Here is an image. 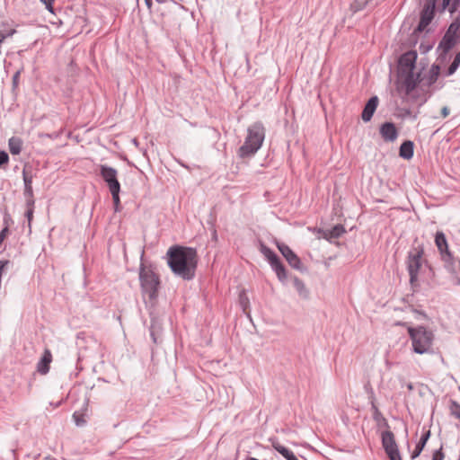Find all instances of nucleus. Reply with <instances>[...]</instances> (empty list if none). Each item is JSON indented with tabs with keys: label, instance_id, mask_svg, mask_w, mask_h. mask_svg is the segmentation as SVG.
<instances>
[{
	"label": "nucleus",
	"instance_id": "39448f33",
	"mask_svg": "<svg viewBox=\"0 0 460 460\" xmlns=\"http://www.w3.org/2000/svg\"><path fill=\"white\" fill-rule=\"evenodd\" d=\"M265 137V128L261 122H255L248 128V134L243 146L239 147L241 157L253 155L261 146Z\"/></svg>",
	"mask_w": 460,
	"mask_h": 460
},
{
	"label": "nucleus",
	"instance_id": "cd10ccee",
	"mask_svg": "<svg viewBox=\"0 0 460 460\" xmlns=\"http://www.w3.org/2000/svg\"><path fill=\"white\" fill-rule=\"evenodd\" d=\"M451 414L457 420H460V404L455 401H452L450 405Z\"/></svg>",
	"mask_w": 460,
	"mask_h": 460
},
{
	"label": "nucleus",
	"instance_id": "423d86ee",
	"mask_svg": "<svg viewBox=\"0 0 460 460\" xmlns=\"http://www.w3.org/2000/svg\"><path fill=\"white\" fill-rule=\"evenodd\" d=\"M434 242L447 270L450 273H456L460 270V260L455 257L450 251L447 238L442 231H437L434 236Z\"/></svg>",
	"mask_w": 460,
	"mask_h": 460
},
{
	"label": "nucleus",
	"instance_id": "2f4dec72",
	"mask_svg": "<svg viewBox=\"0 0 460 460\" xmlns=\"http://www.w3.org/2000/svg\"><path fill=\"white\" fill-rule=\"evenodd\" d=\"M24 197L26 199L27 208L34 209L35 200H34L33 193L31 194V196H24Z\"/></svg>",
	"mask_w": 460,
	"mask_h": 460
},
{
	"label": "nucleus",
	"instance_id": "c756f323",
	"mask_svg": "<svg viewBox=\"0 0 460 460\" xmlns=\"http://www.w3.org/2000/svg\"><path fill=\"white\" fill-rule=\"evenodd\" d=\"M239 301H240V305L243 310V312L245 313L246 312V309L249 305V299L246 296V294L244 292H242L239 296Z\"/></svg>",
	"mask_w": 460,
	"mask_h": 460
},
{
	"label": "nucleus",
	"instance_id": "a878e982",
	"mask_svg": "<svg viewBox=\"0 0 460 460\" xmlns=\"http://www.w3.org/2000/svg\"><path fill=\"white\" fill-rule=\"evenodd\" d=\"M372 0H354L351 4V9L354 12L363 10Z\"/></svg>",
	"mask_w": 460,
	"mask_h": 460
},
{
	"label": "nucleus",
	"instance_id": "6ab92c4d",
	"mask_svg": "<svg viewBox=\"0 0 460 460\" xmlns=\"http://www.w3.org/2000/svg\"><path fill=\"white\" fill-rule=\"evenodd\" d=\"M414 145L411 140L403 141L399 148L400 157L409 160L413 156Z\"/></svg>",
	"mask_w": 460,
	"mask_h": 460
},
{
	"label": "nucleus",
	"instance_id": "9d476101",
	"mask_svg": "<svg viewBox=\"0 0 460 460\" xmlns=\"http://www.w3.org/2000/svg\"><path fill=\"white\" fill-rule=\"evenodd\" d=\"M100 175L109 188L110 191L120 190V183L118 180V171L107 164L100 165Z\"/></svg>",
	"mask_w": 460,
	"mask_h": 460
},
{
	"label": "nucleus",
	"instance_id": "72a5a7b5",
	"mask_svg": "<svg viewBox=\"0 0 460 460\" xmlns=\"http://www.w3.org/2000/svg\"><path fill=\"white\" fill-rule=\"evenodd\" d=\"M45 5H46V8L50 12V13H54L53 12V3L55 0H40Z\"/></svg>",
	"mask_w": 460,
	"mask_h": 460
},
{
	"label": "nucleus",
	"instance_id": "b1692460",
	"mask_svg": "<svg viewBox=\"0 0 460 460\" xmlns=\"http://www.w3.org/2000/svg\"><path fill=\"white\" fill-rule=\"evenodd\" d=\"M292 279H293L294 288L298 292V294L302 297H306L307 295H308V291H307L304 282L299 278H297L296 276H294L292 278Z\"/></svg>",
	"mask_w": 460,
	"mask_h": 460
},
{
	"label": "nucleus",
	"instance_id": "4468645a",
	"mask_svg": "<svg viewBox=\"0 0 460 460\" xmlns=\"http://www.w3.org/2000/svg\"><path fill=\"white\" fill-rule=\"evenodd\" d=\"M379 103V99L376 95H374L369 98V100L365 104L362 113L361 119L364 122H368L371 120L377 106Z\"/></svg>",
	"mask_w": 460,
	"mask_h": 460
},
{
	"label": "nucleus",
	"instance_id": "6e6552de",
	"mask_svg": "<svg viewBox=\"0 0 460 460\" xmlns=\"http://www.w3.org/2000/svg\"><path fill=\"white\" fill-rule=\"evenodd\" d=\"M259 250L270 263L278 279L285 283L288 279V271L278 254L262 242H260Z\"/></svg>",
	"mask_w": 460,
	"mask_h": 460
},
{
	"label": "nucleus",
	"instance_id": "79ce46f5",
	"mask_svg": "<svg viewBox=\"0 0 460 460\" xmlns=\"http://www.w3.org/2000/svg\"><path fill=\"white\" fill-rule=\"evenodd\" d=\"M146 7L151 10L153 6V0H145Z\"/></svg>",
	"mask_w": 460,
	"mask_h": 460
},
{
	"label": "nucleus",
	"instance_id": "aec40b11",
	"mask_svg": "<svg viewBox=\"0 0 460 460\" xmlns=\"http://www.w3.org/2000/svg\"><path fill=\"white\" fill-rule=\"evenodd\" d=\"M419 88H394V93H393V95H398L402 97V100L412 98L416 95L417 90Z\"/></svg>",
	"mask_w": 460,
	"mask_h": 460
},
{
	"label": "nucleus",
	"instance_id": "2eb2a0df",
	"mask_svg": "<svg viewBox=\"0 0 460 460\" xmlns=\"http://www.w3.org/2000/svg\"><path fill=\"white\" fill-rule=\"evenodd\" d=\"M150 336L155 344H159L162 341V324L156 318H151V325L149 327Z\"/></svg>",
	"mask_w": 460,
	"mask_h": 460
},
{
	"label": "nucleus",
	"instance_id": "a211bd4d",
	"mask_svg": "<svg viewBox=\"0 0 460 460\" xmlns=\"http://www.w3.org/2000/svg\"><path fill=\"white\" fill-rule=\"evenodd\" d=\"M346 232L344 226L341 224H337L332 226L331 229H326L323 231V237L328 241L332 239H337L341 237Z\"/></svg>",
	"mask_w": 460,
	"mask_h": 460
},
{
	"label": "nucleus",
	"instance_id": "20e7f679",
	"mask_svg": "<svg viewBox=\"0 0 460 460\" xmlns=\"http://www.w3.org/2000/svg\"><path fill=\"white\" fill-rule=\"evenodd\" d=\"M139 281L144 298H148V303L154 305L158 297L160 288V278L151 266L141 263L139 267Z\"/></svg>",
	"mask_w": 460,
	"mask_h": 460
},
{
	"label": "nucleus",
	"instance_id": "c9c22d12",
	"mask_svg": "<svg viewBox=\"0 0 460 460\" xmlns=\"http://www.w3.org/2000/svg\"><path fill=\"white\" fill-rule=\"evenodd\" d=\"M430 49H431V45H430V44H424V43H420V49L423 53L428 52Z\"/></svg>",
	"mask_w": 460,
	"mask_h": 460
},
{
	"label": "nucleus",
	"instance_id": "f257e3e1",
	"mask_svg": "<svg viewBox=\"0 0 460 460\" xmlns=\"http://www.w3.org/2000/svg\"><path fill=\"white\" fill-rule=\"evenodd\" d=\"M417 52L409 50L398 58L396 86H418L424 82L423 86H431V67L423 66L417 72Z\"/></svg>",
	"mask_w": 460,
	"mask_h": 460
},
{
	"label": "nucleus",
	"instance_id": "7ed1b4c3",
	"mask_svg": "<svg viewBox=\"0 0 460 460\" xmlns=\"http://www.w3.org/2000/svg\"><path fill=\"white\" fill-rule=\"evenodd\" d=\"M455 43L456 40L452 35H445L442 39L438 48V51L439 52L438 64L433 66V77L441 74L445 75H451L458 68L460 65V52H457L455 55L453 61L449 64L452 58V55L449 51L454 47ZM434 82L435 78H433V83Z\"/></svg>",
	"mask_w": 460,
	"mask_h": 460
},
{
	"label": "nucleus",
	"instance_id": "4c0bfd02",
	"mask_svg": "<svg viewBox=\"0 0 460 460\" xmlns=\"http://www.w3.org/2000/svg\"><path fill=\"white\" fill-rule=\"evenodd\" d=\"M450 113V110L448 109V107L447 106H444L442 109H441V111H440V114H441V117L442 118H446L449 115Z\"/></svg>",
	"mask_w": 460,
	"mask_h": 460
},
{
	"label": "nucleus",
	"instance_id": "37998d69",
	"mask_svg": "<svg viewBox=\"0 0 460 460\" xmlns=\"http://www.w3.org/2000/svg\"><path fill=\"white\" fill-rule=\"evenodd\" d=\"M451 3V0H443L442 2V9L445 10V8Z\"/></svg>",
	"mask_w": 460,
	"mask_h": 460
},
{
	"label": "nucleus",
	"instance_id": "412c9836",
	"mask_svg": "<svg viewBox=\"0 0 460 460\" xmlns=\"http://www.w3.org/2000/svg\"><path fill=\"white\" fill-rule=\"evenodd\" d=\"M22 179L24 182V196H31L33 193L32 190V175L29 174L28 172L23 169L22 171Z\"/></svg>",
	"mask_w": 460,
	"mask_h": 460
},
{
	"label": "nucleus",
	"instance_id": "a18cd8bd",
	"mask_svg": "<svg viewBox=\"0 0 460 460\" xmlns=\"http://www.w3.org/2000/svg\"><path fill=\"white\" fill-rule=\"evenodd\" d=\"M158 4H162L166 3L167 0H155Z\"/></svg>",
	"mask_w": 460,
	"mask_h": 460
},
{
	"label": "nucleus",
	"instance_id": "1a4fd4ad",
	"mask_svg": "<svg viewBox=\"0 0 460 460\" xmlns=\"http://www.w3.org/2000/svg\"><path fill=\"white\" fill-rule=\"evenodd\" d=\"M423 250L413 248L408 253L407 270L410 275V283L412 288L417 285L418 274L422 266Z\"/></svg>",
	"mask_w": 460,
	"mask_h": 460
},
{
	"label": "nucleus",
	"instance_id": "9b49d317",
	"mask_svg": "<svg viewBox=\"0 0 460 460\" xmlns=\"http://www.w3.org/2000/svg\"><path fill=\"white\" fill-rule=\"evenodd\" d=\"M276 245L282 256L293 269L300 272L306 271V268L302 263L300 258L290 249L288 245L278 241L276 242Z\"/></svg>",
	"mask_w": 460,
	"mask_h": 460
},
{
	"label": "nucleus",
	"instance_id": "4be33fe9",
	"mask_svg": "<svg viewBox=\"0 0 460 460\" xmlns=\"http://www.w3.org/2000/svg\"><path fill=\"white\" fill-rule=\"evenodd\" d=\"M8 146L12 155H19L22 151V141L19 137H12L8 140Z\"/></svg>",
	"mask_w": 460,
	"mask_h": 460
},
{
	"label": "nucleus",
	"instance_id": "f704fd0d",
	"mask_svg": "<svg viewBox=\"0 0 460 460\" xmlns=\"http://www.w3.org/2000/svg\"><path fill=\"white\" fill-rule=\"evenodd\" d=\"M444 457V455L441 452V448L439 450H437L433 452V458L432 460H442Z\"/></svg>",
	"mask_w": 460,
	"mask_h": 460
},
{
	"label": "nucleus",
	"instance_id": "a19ab883",
	"mask_svg": "<svg viewBox=\"0 0 460 460\" xmlns=\"http://www.w3.org/2000/svg\"><path fill=\"white\" fill-rule=\"evenodd\" d=\"M456 2H457V0H455V2L452 4V5L450 6V4L445 8L447 9L448 7L449 9V12L450 13H454L456 10Z\"/></svg>",
	"mask_w": 460,
	"mask_h": 460
},
{
	"label": "nucleus",
	"instance_id": "473e14b6",
	"mask_svg": "<svg viewBox=\"0 0 460 460\" xmlns=\"http://www.w3.org/2000/svg\"><path fill=\"white\" fill-rule=\"evenodd\" d=\"M33 211H34V209L27 208V210L25 212V217L28 221V226L30 229H31V220L33 218Z\"/></svg>",
	"mask_w": 460,
	"mask_h": 460
},
{
	"label": "nucleus",
	"instance_id": "7c9ffc66",
	"mask_svg": "<svg viewBox=\"0 0 460 460\" xmlns=\"http://www.w3.org/2000/svg\"><path fill=\"white\" fill-rule=\"evenodd\" d=\"M9 163V155L4 150H0V168Z\"/></svg>",
	"mask_w": 460,
	"mask_h": 460
},
{
	"label": "nucleus",
	"instance_id": "0eeeda50",
	"mask_svg": "<svg viewBox=\"0 0 460 460\" xmlns=\"http://www.w3.org/2000/svg\"><path fill=\"white\" fill-rule=\"evenodd\" d=\"M408 333L411 340L412 349L415 353L424 354L429 351L431 347V332L423 326L410 327Z\"/></svg>",
	"mask_w": 460,
	"mask_h": 460
},
{
	"label": "nucleus",
	"instance_id": "ddd939ff",
	"mask_svg": "<svg viewBox=\"0 0 460 460\" xmlns=\"http://www.w3.org/2000/svg\"><path fill=\"white\" fill-rule=\"evenodd\" d=\"M379 134L385 142H394L399 131L394 122L385 121L379 126Z\"/></svg>",
	"mask_w": 460,
	"mask_h": 460
},
{
	"label": "nucleus",
	"instance_id": "49530a36",
	"mask_svg": "<svg viewBox=\"0 0 460 460\" xmlns=\"http://www.w3.org/2000/svg\"><path fill=\"white\" fill-rule=\"evenodd\" d=\"M174 4H180L181 2H183V0H171Z\"/></svg>",
	"mask_w": 460,
	"mask_h": 460
},
{
	"label": "nucleus",
	"instance_id": "393cba45",
	"mask_svg": "<svg viewBox=\"0 0 460 460\" xmlns=\"http://www.w3.org/2000/svg\"><path fill=\"white\" fill-rule=\"evenodd\" d=\"M372 411H373V419L376 421V422H384L385 425H387V421L384 418L383 414L381 413V411L378 410V408L376 407V405L375 404L374 402H372Z\"/></svg>",
	"mask_w": 460,
	"mask_h": 460
},
{
	"label": "nucleus",
	"instance_id": "f3484780",
	"mask_svg": "<svg viewBox=\"0 0 460 460\" xmlns=\"http://www.w3.org/2000/svg\"><path fill=\"white\" fill-rule=\"evenodd\" d=\"M430 428L431 427H429L427 430H424L420 440L416 444L415 448L411 453L412 459L418 457L421 454L425 445L427 444L429 437L431 436V429Z\"/></svg>",
	"mask_w": 460,
	"mask_h": 460
},
{
	"label": "nucleus",
	"instance_id": "c85d7f7f",
	"mask_svg": "<svg viewBox=\"0 0 460 460\" xmlns=\"http://www.w3.org/2000/svg\"><path fill=\"white\" fill-rule=\"evenodd\" d=\"M73 419L77 427H83L86 423L84 414L78 413L77 411L74 412Z\"/></svg>",
	"mask_w": 460,
	"mask_h": 460
},
{
	"label": "nucleus",
	"instance_id": "ea45409f",
	"mask_svg": "<svg viewBox=\"0 0 460 460\" xmlns=\"http://www.w3.org/2000/svg\"><path fill=\"white\" fill-rule=\"evenodd\" d=\"M458 28V25H456L455 23H452L448 29V31L446 33V35L449 34L451 35V31H456ZM452 36L454 37V35L452 34Z\"/></svg>",
	"mask_w": 460,
	"mask_h": 460
},
{
	"label": "nucleus",
	"instance_id": "f03ea898",
	"mask_svg": "<svg viewBox=\"0 0 460 460\" xmlns=\"http://www.w3.org/2000/svg\"><path fill=\"white\" fill-rule=\"evenodd\" d=\"M165 259L175 276L188 281L195 278L198 266V253L195 248L172 245L167 250Z\"/></svg>",
	"mask_w": 460,
	"mask_h": 460
},
{
	"label": "nucleus",
	"instance_id": "58836bf2",
	"mask_svg": "<svg viewBox=\"0 0 460 460\" xmlns=\"http://www.w3.org/2000/svg\"><path fill=\"white\" fill-rule=\"evenodd\" d=\"M75 64L74 63L73 60H71L68 65V71L71 73V75H73V74L75 72Z\"/></svg>",
	"mask_w": 460,
	"mask_h": 460
},
{
	"label": "nucleus",
	"instance_id": "dca6fc26",
	"mask_svg": "<svg viewBox=\"0 0 460 460\" xmlns=\"http://www.w3.org/2000/svg\"><path fill=\"white\" fill-rule=\"evenodd\" d=\"M52 361L50 350L46 349L37 364V371L41 375H46L49 371V365Z\"/></svg>",
	"mask_w": 460,
	"mask_h": 460
},
{
	"label": "nucleus",
	"instance_id": "c03bdc74",
	"mask_svg": "<svg viewBox=\"0 0 460 460\" xmlns=\"http://www.w3.org/2000/svg\"><path fill=\"white\" fill-rule=\"evenodd\" d=\"M182 167L186 168V169H189V166L185 164H183L182 162L181 161H177Z\"/></svg>",
	"mask_w": 460,
	"mask_h": 460
},
{
	"label": "nucleus",
	"instance_id": "bb28decb",
	"mask_svg": "<svg viewBox=\"0 0 460 460\" xmlns=\"http://www.w3.org/2000/svg\"><path fill=\"white\" fill-rule=\"evenodd\" d=\"M110 192L112 197L114 210L119 211L120 210V198H119L120 190H114V191H110Z\"/></svg>",
	"mask_w": 460,
	"mask_h": 460
},
{
	"label": "nucleus",
	"instance_id": "e433bc0d",
	"mask_svg": "<svg viewBox=\"0 0 460 460\" xmlns=\"http://www.w3.org/2000/svg\"><path fill=\"white\" fill-rule=\"evenodd\" d=\"M19 76L20 71H17L13 76V86H17L19 84Z\"/></svg>",
	"mask_w": 460,
	"mask_h": 460
},
{
	"label": "nucleus",
	"instance_id": "5701e85b",
	"mask_svg": "<svg viewBox=\"0 0 460 460\" xmlns=\"http://www.w3.org/2000/svg\"><path fill=\"white\" fill-rule=\"evenodd\" d=\"M275 450L280 454L286 460H298L294 452L280 444L274 446Z\"/></svg>",
	"mask_w": 460,
	"mask_h": 460
},
{
	"label": "nucleus",
	"instance_id": "f8f14e48",
	"mask_svg": "<svg viewBox=\"0 0 460 460\" xmlns=\"http://www.w3.org/2000/svg\"><path fill=\"white\" fill-rule=\"evenodd\" d=\"M382 446L389 460H402L394 436L392 431L386 430L382 433Z\"/></svg>",
	"mask_w": 460,
	"mask_h": 460
}]
</instances>
